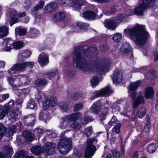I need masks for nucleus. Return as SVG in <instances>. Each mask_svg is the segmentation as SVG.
I'll return each instance as SVG.
<instances>
[{
  "instance_id": "nucleus-41",
  "label": "nucleus",
  "mask_w": 158,
  "mask_h": 158,
  "mask_svg": "<svg viewBox=\"0 0 158 158\" xmlns=\"http://www.w3.org/2000/svg\"><path fill=\"white\" fill-rule=\"evenodd\" d=\"M12 44L13 48L19 49L22 47L23 43L21 41H17L14 43L12 42Z\"/></svg>"
},
{
  "instance_id": "nucleus-4",
  "label": "nucleus",
  "mask_w": 158,
  "mask_h": 158,
  "mask_svg": "<svg viewBox=\"0 0 158 158\" xmlns=\"http://www.w3.org/2000/svg\"><path fill=\"white\" fill-rule=\"evenodd\" d=\"M72 142L70 138H64L59 142V148L60 153L64 155L68 153L72 149Z\"/></svg>"
},
{
  "instance_id": "nucleus-18",
  "label": "nucleus",
  "mask_w": 158,
  "mask_h": 158,
  "mask_svg": "<svg viewBox=\"0 0 158 158\" xmlns=\"http://www.w3.org/2000/svg\"><path fill=\"white\" fill-rule=\"evenodd\" d=\"M5 150L6 152L4 154L0 152V158H7V156L9 157L14 153L12 149L9 146H6Z\"/></svg>"
},
{
  "instance_id": "nucleus-57",
  "label": "nucleus",
  "mask_w": 158,
  "mask_h": 158,
  "mask_svg": "<svg viewBox=\"0 0 158 158\" xmlns=\"http://www.w3.org/2000/svg\"><path fill=\"white\" fill-rule=\"evenodd\" d=\"M69 0H60L59 2L60 4L63 6H67L70 5L69 4Z\"/></svg>"
},
{
  "instance_id": "nucleus-10",
  "label": "nucleus",
  "mask_w": 158,
  "mask_h": 158,
  "mask_svg": "<svg viewBox=\"0 0 158 158\" xmlns=\"http://www.w3.org/2000/svg\"><path fill=\"white\" fill-rule=\"evenodd\" d=\"M57 104V98L55 96H51L49 98H46L43 104L45 108H48L49 106L54 107Z\"/></svg>"
},
{
  "instance_id": "nucleus-32",
  "label": "nucleus",
  "mask_w": 158,
  "mask_h": 158,
  "mask_svg": "<svg viewBox=\"0 0 158 158\" xmlns=\"http://www.w3.org/2000/svg\"><path fill=\"white\" fill-rule=\"evenodd\" d=\"M65 13L64 12H60L57 13L54 16L53 18L56 20L61 21L64 19L65 17Z\"/></svg>"
},
{
  "instance_id": "nucleus-50",
  "label": "nucleus",
  "mask_w": 158,
  "mask_h": 158,
  "mask_svg": "<svg viewBox=\"0 0 158 158\" xmlns=\"http://www.w3.org/2000/svg\"><path fill=\"white\" fill-rule=\"evenodd\" d=\"M5 128L4 126L0 123V139L3 137L5 132Z\"/></svg>"
},
{
  "instance_id": "nucleus-40",
  "label": "nucleus",
  "mask_w": 158,
  "mask_h": 158,
  "mask_svg": "<svg viewBox=\"0 0 158 158\" xmlns=\"http://www.w3.org/2000/svg\"><path fill=\"white\" fill-rule=\"evenodd\" d=\"M77 25L80 29L83 30H86L89 26V25L88 24L81 22L77 23Z\"/></svg>"
},
{
  "instance_id": "nucleus-23",
  "label": "nucleus",
  "mask_w": 158,
  "mask_h": 158,
  "mask_svg": "<svg viewBox=\"0 0 158 158\" xmlns=\"http://www.w3.org/2000/svg\"><path fill=\"white\" fill-rule=\"evenodd\" d=\"M7 80L9 84L13 87H17L20 85L19 83L17 82L19 81V80L18 78L14 79L12 76H10L7 77Z\"/></svg>"
},
{
  "instance_id": "nucleus-17",
  "label": "nucleus",
  "mask_w": 158,
  "mask_h": 158,
  "mask_svg": "<svg viewBox=\"0 0 158 158\" xmlns=\"http://www.w3.org/2000/svg\"><path fill=\"white\" fill-rule=\"evenodd\" d=\"M81 116L80 113H77L75 114H72L64 116L68 123L69 122H72L78 119Z\"/></svg>"
},
{
  "instance_id": "nucleus-53",
  "label": "nucleus",
  "mask_w": 158,
  "mask_h": 158,
  "mask_svg": "<svg viewBox=\"0 0 158 158\" xmlns=\"http://www.w3.org/2000/svg\"><path fill=\"white\" fill-rule=\"evenodd\" d=\"M135 72H142L143 73L147 74L148 72V67L147 66H143L139 69H136Z\"/></svg>"
},
{
  "instance_id": "nucleus-36",
  "label": "nucleus",
  "mask_w": 158,
  "mask_h": 158,
  "mask_svg": "<svg viewBox=\"0 0 158 158\" xmlns=\"http://www.w3.org/2000/svg\"><path fill=\"white\" fill-rule=\"evenodd\" d=\"M60 109L64 111H66L67 110L68 106L67 103L64 102H60L58 105Z\"/></svg>"
},
{
  "instance_id": "nucleus-2",
  "label": "nucleus",
  "mask_w": 158,
  "mask_h": 158,
  "mask_svg": "<svg viewBox=\"0 0 158 158\" xmlns=\"http://www.w3.org/2000/svg\"><path fill=\"white\" fill-rule=\"evenodd\" d=\"M127 32L132 40L139 45L147 44L148 39V33L143 25H137L133 27L124 30Z\"/></svg>"
},
{
  "instance_id": "nucleus-20",
  "label": "nucleus",
  "mask_w": 158,
  "mask_h": 158,
  "mask_svg": "<svg viewBox=\"0 0 158 158\" xmlns=\"http://www.w3.org/2000/svg\"><path fill=\"white\" fill-rule=\"evenodd\" d=\"M156 79H158V77H156V71L153 70L149 71V80L150 81L151 85L154 84L155 83Z\"/></svg>"
},
{
  "instance_id": "nucleus-34",
  "label": "nucleus",
  "mask_w": 158,
  "mask_h": 158,
  "mask_svg": "<svg viewBox=\"0 0 158 158\" xmlns=\"http://www.w3.org/2000/svg\"><path fill=\"white\" fill-rule=\"evenodd\" d=\"M127 16L128 15L126 14H119L118 15L117 18L115 19V20L117 23H119L124 21Z\"/></svg>"
},
{
  "instance_id": "nucleus-6",
  "label": "nucleus",
  "mask_w": 158,
  "mask_h": 158,
  "mask_svg": "<svg viewBox=\"0 0 158 158\" xmlns=\"http://www.w3.org/2000/svg\"><path fill=\"white\" fill-rule=\"evenodd\" d=\"M14 106V101L11 100L0 108V119L4 118L8 114L10 109L13 108Z\"/></svg>"
},
{
  "instance_id": "nucleus-46",
  "label": "nucleus",
  "mask_w": 158,
  "mask_h": 158,
  "mask_svg": "<svg viewBox=\"0 0 158 158\" xmlns=\"http://www.w3.org/2000/svg\"><path fill=\"white\" fill-rule=\"evenodd\" d=\"M122 35L119 33L115 34L113 37L114 41L116 42L120 41L122 39Z\"/></svg>"
},
{
  "instance_id": "nucleus-5",
  "label": "nucleus",
  "mask_w": 158,
  "mask_h": 158,
  "mask_svg": "<svg viewBox=\"0 0 158 158\" xmlns=\"http://www.w3.org/2000/svg\"><path fill=\"white\" fill-rule=\"evenodd\" d=\"M34 63L32 62H25L23 63H17L14 64L8 71L9 73H14L17 71H22L24 70L27 67L30 68L32 67Z\"/></svg>"
},
{
  "instance_id": "nucleus-14",
  "label": "nucleus",
  "mask_w": 158,
  "mask_h": 158,
  "mask_svg": "<svg viewBox=\"0 0 158 158\" xmlns=\"http://www.w3.org/2000/svg\"><path fill=\"white\" fill-rule=\"evenodd\" d=\"M113 91V90L111 88V87L108 86L101 89L98 93V96H109L112 94Z\"/></svg>"
},
{
  "instance_id": "nucleus-8",
  "label": "nucleus",
  "mask_w": 158,
  "mask_h": 158,
  "mask_svg": "<svg viewBox=\"0 0 158 158\" xmlns=\"http://www.w3.org/2000/svg\"><path fill=\"white\" fill-rule=\"evenodd\" d=\"M148 6V0H143L142 3L135 8L134 12L135 14L142 15L145 10L147 9Z\"/></svg>"
},
{
  "instance_id": "nucleus-3",
  "label": "nucleus",
  "mask_w": 158,
  "mask_h": 158,
  "mask_svg": "<svg viewBox=\"0 0 158 158\" xmlns=\"http://www.w3.org/2000/svg\"><path fill=\"white\" fill-rule=\"evenodd\" d=\"M55 144L51 142L45 143L44 145V149L39 145L34 146L31 148V153L35 155H39L42 152L45 153L48 156L54 153Z\"/></svg>"
},
{
  "instance_id": "nucleus-43",
  "label": "nucleus",
  "mask_w": 158,
  "mask_h": 158,
  "mask_svg": "<svg viewBox=\"0 0 158 158\" xmlns=\"http://www.w3.org/2000/svg\"><path fill=\"white\" fill-rule=\"evenodd\" d=\"M157 147V145L154 143L149 145V152L150 153H153Z\"/></svg>"
},
{
  "instance_id": "nucleus-15",
  "label": "nucleus",
  "mask_w": 158,
  "mask_h": 158,
  "mask_svg": "<svg viewBox=\"0 0 158 158\" xmlns=\"http://www.w3.org/2000/svg\"><path fill=\"white\" fill-rule=\"evenodd\" d=\"M117 24L115 19H106L105 22V26L109 29H111L113 30L115 29Z\"/></svg>"
},
{
  "instance_id": "nucleus-38",
  "label": "nucleus",
  "mask_w": 158,
  "mask_h": 158,
  "mask_svg": "<svg viewBox=\"0 0 158 158\" xmlns=\"http://www.w3.org/2000/svg\"><path fill=\"white\" fill-rule=\"evenodd\" d=\"M31 55V52L30 51L27 50L24 52L21 55H19V61H21L23 59H21L22 57L23 58H27L29 57Z\"/></svg>"
},
{
  "instance_id": "nucleus-25",
  "label": "nucleus",
  "mask_w": 158,
  "mask_h": 158,
  "mask_svg": "<svg viewBox=\"0 0 158 158\" xmlns=\"http://www.w3.org/2000/svg\"><path fill=\"white\" fill-rule=\"evenodd\" d=\"M44 2L43 0H40L39 3L35 6L32 9V12L33 14H36L39 10L41 9L43 7Z\"/></svg>"
},
{
  "instance_id": "nucleus-22",
  "label": "nucleus",
  "mask_w": 158,
  "mask_h": 158,
  "mask_svg": "<svg viewBox=\"0 0 158 158\" xmlns=\"http://www.w3.org/2000/svg\"><path fill=\"white\" fill-rule=\"evenodd\" d=\"M57 6L56 3L53 2L50 3L44 7V12L45 13H48L53 10Z\"/></svg>"
},
{
  "instance_id": "nucleus-30",
  "label": "nucleus",
  "mask_w": 158,
  "mask_h": 158,
  "mask_svg": "<svg viewBox=\"0 0 158 158\" xmlns=\"http://www.w3.org/2000/svg\"><path fill=\"white\" fill-rule=\"evenodd\" d=\"M23 136L27 142H31L33 140L34 137L31 133L28 131H24L23 133Z\"/></svg>"
},
{
  "instance_id": "nucleus-45",
  "label": "nucleus",
  "mask_w": 158,
  "mask_h": 158,
  "mask_svg": "<svg viewBox=\"0 0 158 158\" xmlns=\"http://www.w3.org/2000/svg\"><path fill=\"white\" fill-rule=\"evenodd\" d=\"M18 114L14 112H10L9 113V118L12 121H14L17 118Z\"/></svg>"
},
{
  "instance_id": "nucleus-47",
  "label": "nucleus",
  "mask_w": 158,
  "mask_h": 158,
  "mask_svg": "<svg viewBox=\"0 0 158 158\" xmlns=\"http://www.w3.org/2000/svg\"><path fill=\"white\" fill-rule=\"evenodd\" d=\"M91 83L93 86H96L99 83L98 78L97 76L94 77L91 80Z\"/></svg>"
},
{
  "instance_id": "nucleus-49",
  "label": "nucleus",
  "mask_w": 158,
  "mask_h": 158,
  "mask_svg": "<svg viewBox=\"0 0 158 158\" xmlns=\"http://www.w3.org/2000/svg\"><path fill=\"white\" fill-rule=\"evenodd\" d=\"M84 106L83 104L81 103H77L74 106V111L76 112L82 109L83 108Z\"/></svg>"
},
{
  "instance_id": "nucleus-27",
  "label": "nucleus",
  "mask_w": 158,
  "mask_h": 158,
  "mask_svg": "<svg viewBox=\"0 0 158 158\" xmlns=\"http://www.w3.org/2000/svg\"><path fill=\"white\" fill-rule=\"evenodd\" d=\"M9 28L5 26H0V38L4 37L8 35Z\"/></svg>"
},
{
  "instance_id": "nucleus-64",
  "label": "nucleus",
  "mask_w": 158,
  "mask_h": 158,
  "mask_svg": "<svg viewBox=\"0 0 158 158\" xmlns=\"http://www.w3.org/2000/svg\"><path fill=\"white\" fill-rule=\"evenodd\" d=\"M31 2L30 0H26L23 5V6L25 8L28 7L31 5Z\"/></svg>"
},
{
  "instance_id": "nucleus-11",
  "label": "nucleus",
  "mask_w": 158,
  "mask_h": 158,
  "mask_svg": "<svg viewBox=\"0 0 158 158\" xmlns=\"http://www.w3.org/2000/svg\"><path fill=\"white\" fill-rule=\"evenodd\" d=\"M3 51H10L13 48L12 41L8 39H5L1 44Z\"/></svg>"
},
{
  "instance_id": "nucleus-62",
  "label": "nucleus",
  "mask_w": 158,
  "mask_h": 158,
  "mask_svg": "<svg viewBox=\"0 0 158 158\" xmlns=\"http://www.w3.org/2000/svg\"><path fill=\"white\" fill-rule=\"evenodd\" d=\"M108 114V113L106 111L103 112L102 113L99 115L100 119L103 120L105 119Z\"/></svg>"
},
{
  "instance_id": "nucleus-1",
  "label": "nucleus",
  "mask_w": 158,
  "mask_h": 158,
  "mask_svg": "<svg viewBox=\"0 0 158 158\" xmlns=\"http://www.w3.org/2000/svg\"><path fill=\"white\" fill-rule=\"evenodd\" d=\"M89 50L85 51L82 48H75L73 56V64L84 72H103L109 66L108 59L99 60L97 56H93Z\"/></svg>"
},
{
  "instance_id": "nucleus-13",
  "label": "nucleus",
  "mask_w": 158,
  "mask_h": 158,
  "mask_svg": "<svg viewBox=\"0 0 158 158\" xmlns=\"http://www.w3.org/2000/svg\"><path fill=\"white\" fill-rule=\"evenodd\" d=\"M123 74L121 70H116L114 73L112 79L114 83H115L121 82L123 79Z\"/></svg>"
},
{
  "instance_id": "nucleus-48",
  "label": "nucleus",
  "mask_w": 158,
  "mask_h": 158,
  "mask_svg": "<svg viewBox=\"0 0 158 158\" xmlns=\"http://www.w3.org/2000/svg\"><path fill=\"white\" fill-rule=\"evenodd\" d=\"M39 33L38 31L36 30H31L29 32V36L31 37L36 36Z\"/></svg>"
},
{
  "instance_id": "nucleus-44",
  "label": "nucleus",
  "mask_w": 158,
  "mask_h": 158,
  "mask_svg": "<svg viewBox=\"0 0 158 158\" xmlns=\"http://www.w3.org/2000/svg\"><path fill=\"white\" fill-rule=\"evenodd\" d=\"M71 126L73 128L77 130H79L81 127V125L77 121H74L71 125Z\"/></svg>"
},
{
  "instance_id": "nucleus-28",
  "label": "nucleus",
  "mask_w": 158,
  "mask_h": 158,
  "mask_svg": "<svg viewBox=\"0 0 158 158\" xmlns=\"http://www.w3.org/2000/svg\"><path fill=\"white\" fill-rule=\"evenodd\" d=\"M141 83L140 81H137L135 82H131L129 87V89L130 91H135L138 89L139 85Z\"/></svg>"
},
{
  "instance_id": "nucleus-60",
  "label": "nucleus",
  "mask_w": 158,
  "mask_h": 158,
  "mask_svg": "<svg viewBox=\"0 0 158 158\" xmlns=\"http://www.w3.org/2000/svg\"><path fill=\"white\" fill-rule=\"evenodd\" d=\"M9 97V94H7L0 95V102H2L6 100Z\"/></svg>"
},
{
  "instance_id": "nucleus-26",
  "label": "nucleus",
  "mask_w": 158,
  "mask_h": 158,
  "mask_svg": "<svg viewBox=\"0 0 158 158\" xmlns=\"http://www.w3.org/2000/svg\"><path fill=\"white\" fill-rule=\"evenodd\" d=\"M16 130V127L15 125L10 126L6 131V136L9 137L13 135Z\"/></svg>"
},
{
  "instance_id": "nucleus-63",
  "label": "nucleus",
  "mask_w": 158,
  "mask_h": 158,
  "mask_svg": "<svg viewBox=\"0 0 158 158\" xmlns=\"http://www.w3.org/2000/svg\"><path fill=\"white\" fill-rule=\"evenodd\" d=\"M24 118H27L28 119V120L32 121V125H34L35 121V117L34 116H33V115H31L29 116H25L24 117Z\"/></svg>"
},
{
  "instance_id": "nucleus-59",
  "label": "nucleus",
  "mask_w": 158,
  "mask_h": 158,
  "mask_svg": "<svg viewBox=\"0 0 158 158\" xmlns=\"http://www.w3.org/2000/svg\"><path fill=\"white\" fill-rule=\"evenodd\" d=\"M138 116L140 118H142L145 114V110L143 108L140 109L138 111Z\"/></svg>"
},
{
  "instance_id": "nucleus-52",
  "label": "nucleus",
  "mask_w": 158,
  "mask_h": 158,
  "mask_svg": "<svg viewBox=\"0 0 158 158\" xmlns=\"http://www.w3.org/2000/svg\"><path fill=\"white\" fill-rule=\"evenodd\" d=\"M92 128L91 127H89L86 128L85 130V134L87 137L90 136L92 134Z\"/></svg>"
},
{
  "instance_id": "nucleus-42",
  "label": "nucleus",
  "mask_w": 158,
  "mask_h": 158,
  "mask_svg": "<svg viewBox=\"0 0 158 158\" xmlns=\"http://www.w3.org/2000/svg\"><path fill=\"white\" fill-rule=\"evenodd\" d=\"M121 124L119 123H116L114 128H113L112 131L116 134H118L120 132V130Z\"/></svg>"
},
{
  "instance_id": "nucleus-21",
  "label": "nucleus",
  "mask_w": 158,
  "mask_h": 158,
  "mask_svg": "<svg viewBox=\"0 0 158 158\" xmlns=\"http://www.w3.org/2000/svg\"><path fill=\"white\" fill-rule=\"evenodd\" d=\"M39 118L44 122H46L51 118L50 113L46 111L40 112L39 114Z\"/></svg>"
},
{
  "instance_id": "nucleus-16",
  "label": "nucleus",
  "mask_w": 158,
  "mask_h": 158,
  "mask_svg": "<svg viewBox=\"0 0 158 158\" xmlns=\"http://www.w3.org/2000/svg\"><path fill=\"white\" fill-rule=\"evenodd\" d=\"M38 61L41 66L47 64L49 62L48 56L44 53H41L39 56Z\"/></svg>"
},
{
  "instance_id": "nucleus-35",
  "label": "nucleus",
  "mask_w": 158,
  "mask_h": 158,
  "mask_svg": "<svg viewBox=\"0 0 158 158\" xmlns=\"http://www.w3.org/2000/svg\"><path fill=\"white\" fill-rule=\"evenodd\" d=\"M44 97V94L41 91L38 90L37 92L35 95V98L38 102L41 101L43 100Z\"/></svg>"
},
{
  "instance_id": "nucleus-29",
  "label": "nucleus",
  "mask_w": 158,
  "mask_h": 158,
  "mask_svg": "<svg viewBox=\"0 0 158 158\" xmlns=\"http://www.w3.org/2000/svg\"><path fill=\"white\" fill-rule=\"evenodd\" d=\"M131 49V47L128 43L123 44L121 48V51L124 53H127L129 52Z\"/></svg>"
},
{
  "instance_id": "nucleus-37",
  "label": "nucleus",
  "mask_w": 158,
  "mask_h": 158,
  "mask_svg": "<svg viewBox=\"0 0 158 158\" xmlns=\"http://www.w3.org/2000/svg\"><path fill=\"white\" fill-rule=\"evenodd\" d=\"M47 83L46 80L44 79H39L36 80L35 82V85L39 86H44Z\"/></svg>"
},
{
  "instance_id": "nucleus-7",
  "label": "nucleus",
  "mask_w": 158,
  "mask_h": 158,
  "mask_svg": "<svg viewBox=\"0 0 158 158\" xmlns=\"http://www.w3.org/2000/svg\"><path fill=\"white\" fill-rule=\"evenodd\" d=\"M129 92L131 97L134 99V100H132V105L134 108H136L140 104H143L144 102V98L142 95H139L135 99L137 94L136 92L135 91H131L130 90Z\"/></svg>"
},
{
  "instance_id": "nucleus-58",
  "label": "nucleus",
  "mask_w": 158,
  "mask_h": 158,
  "mask_svg": "<svg viewBox=\"0 0 158 158\" xmlns=\"http://www.w3.org/2000/svg\"><path fill=\"white\" fill-rule=\"evenodd\" d=\"M117 122V120L116 117L113 116L110 121L109 122V125L111 127L113 126L114 124L115 123Z\"/></svg>"
},
{
  "instance_id": "nucleus-39",
  "label": "nucleus",
  "mask_w": 158,
  "mask_h": 158,
  "mask_svg": "<svg viewBox=\"0 0 158 158\" xmlns=\"http://www.w3.org/2000/svg\"><path fill=\"white\" fill-rule=\"evenodd\" d=\"M16 33L19 35H22L25 34L27 31L25 29L20 27L17 28L15 29Z\"/></svg>"
},
{
  "instance_id": "nucleus-54",
  "label": "nucleus",
  "mask_w": 158,
  "mask_h": 158,
  "mask_svg": "<svg viewBox=\"0 0 158 158\" xmlns=\"http://www.w3.org/2000/svg\"><path fill=\"white\" fill-rule=\"evenodd\" d=\"M27 106L28 108L33 109L36 107V105L33 100H30L29 101Z\"/></svg>"
},
{
  "instance_id": "nucleus-31",
  "label": "nucleus",
  "mask_w": 158,
  "mask_h": 158,
  "mask_svg": "<svg viewBox=\"0 0 158 158\" xmlns=\"http://www.w3.org/2000/svg\"><path fill=\"white\" fill-rule=\"evenodd\" d=\"M96 17V14L92 11H87L84 13L83 17L86 19H93Z\"/></svg>"
},
{
  "instance_id": "nucleus-9",
  "label": "nucleus",
  "mask_w": 158,
  "mask_h": 158,
  "mask_svg": "<svg viewBox=\"0 0 158 158\" xmlns=\"http://www.w3.org/2000/svg\"><path fill=\"white\" fill-rule=\"evenodd\" d=\"M17 15L16 11L14 9H11L10 10L7 17L9 19V21L11 26L13 24L19 22V19L15 17Z\"/></svg>"
},
{
  "instance_id": "nucleus-51",
  "label": "nucleus",
  "mask_w": 158,
  "mask_h": 158,
  "mask_svg": "<svg viewBox=\"0 0 158 158\" xmlns=\"http://www.w3.org/2000/svg\"><path fill=\"white\" fill-rule=\"evenodd\" d=\"M97 142L96 138L95 137L88 139L87 140V145H94L93 144Z\"/></svg>"
},
{
  "instance_id": "nucleus-56",
  "label": "nucleus",
  "mask_w": 158,
  "mask_h": 158,
  "mask_svg": "<svg viewBox=\"0 0 158 158\" xmlns=\"http://www.w3.org/2000/svg\"><path fill=\"white\" fill-rule=\"evenodd\" d=\"M154 94V90L153 88L151 87H149V99L153 98Z\"/></svg>"
},
{
  "instance_id": "nucleus-19",
  "label": "nucleus",
  "mask_w": 158,
  "mask_h": 158,
  "mask_svg": "<svg viewBox=\"0 0 158 158\" xmlns=\"http://www.w3.org/2000/svg\"><path fill=\"white\" fill-rule=\"evenodd\" d=\"M101 109L100 103L99 101H98L94 103L90 108L91 112L94 114H97Z\"/></svg>"
},
{
  "instance_id": "nucleus-24",
  "label": "nucleus",
  "mask_w": 158,
  "mask_h": 158,
  "mask_svg": "<svg viewBox=\"0 0 158 158\" xmlns=\"http://www.w3.org/2000/svg\"><path fill=\"white\" fill-rule=\"evenodd\" d=\"M15 158H34V157L32 156H28L27 152L20 151L15 155Z\"/></svg>"
},
{
  "instance_id": "nucleus-61",
  "label": "nucleus",
  "mask_w": 158,
  "mask_h": 158,
  "mask_svg": "<svg viewBox=\"0 0 158 158\" xmlns=\"http://www.w3.org/2000/svg\"><path fill=\"white\" fill-rule=\"evenodd\" d=\"M44 130L43 129L37 128L35 129V134H37L39 136H40V135L42 134L44 132Z\"/></svg>"
},
{
  "instance_id": "nucleus-55",
  "label": "nucleus",
  "mask_w": 158,
  "mask_h": 158,
  "mask_svg": "<svg viewBox=\"0 0 158 158\" xmlns=\"http://www.w3.org/2000/svg\"><path fill=\"white\" fill-rule=\"evenodd\" d=\"M84 119L85 122H82V123L83 124H86L89 122H92L94 120V119L93 118L89 116H86L84 117Z\"/></svg>"
},
{
  "instance_id": "nucleus-33",
  "label": "nucleus",
  "mask_w": 158,
  "mask_h": 158,
  "mask_svg": "<svg viewBox=\"0 0 158 158\" xmlns=\"http://www.w3.org/2000/svg\"><path fill=\"white\" fill-rule=\"evenodd\" d=\"M64 117L61 118L59 127L61 129L66 128L69 126V123L67 120L64 119Z\"/></svg>"
},
{
  "instance_id": "nucleus-12",
  "label": "nucleus",
  "mask_w": 158,
  "mask_h": 158,
  "mask_svg": "<svg viewBox=\"0 0 158 158\" xmlns=\"http://www.w3.org/2000/svg\"><path fill=\"white\" fill-rule=\"evenodd\" d=\"M96 150V148L94 145H87L85 150L84 156L86 158H90Z\"/></svg>"
}]
</instances>
